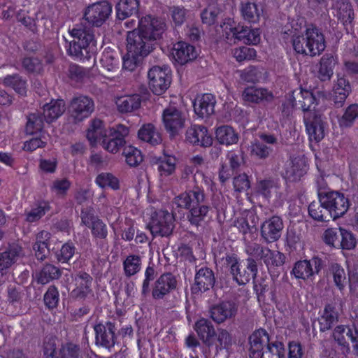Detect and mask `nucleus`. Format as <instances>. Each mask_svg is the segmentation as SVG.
Listing matches in <instances>:
<instances>
[{
    "mask_svg": "<svg viewBox=\"0 0 358 358\" xmlns=\"http://www.w3.org/2000/svg\"><path fill=\"white\" fill-rule=\"evenodd\" d=\"M45 304L50 308H55L59 303V292L55 287H50L45 294Z\"/></svg>",
    "mask_w": 358,
    "mask_h": 358,
    "instance_id": "obj_63",
    "label": "nucleus"
},
{
    "mask_svg": "<svg viewBox=\"0 0 358 358\" xmlns=\"http://www.w3.org/2000/svg\"><path fill=\"white\" fill-rule=\"evenodd\" d=\"M113 328L111 323H107L106 325L103 324H96L94 327L96 334V342L106 348L113 345L114 344Z\"/></svg>",
    "mask_w": 358,
    "mask_h": 358,
    "instance_id": "obj_28",
    "label": "nucleus"
},
{
    "mask_svg": "<svg viewBox=\"0 0 358 358\" xmlns=\"http://www.w3.org/2000/svg\"><path fill=\"white\" fill-rule=\"evenodd\" d=\"M176 159L173 155H164L158 161V170L161 176H168L176 171Z\"/></svg>",
    "mask_w": 358,
    "mask_h": 358,
    "instance_id": "obj_40",
    "label": "nucleus"
},
{
    "mask_svg": "<svg viewBox=\"0 0 358 358\" xmlns=\"http://www.w3.org/2000/svg\"><path fill=\"white\" fill-rule=\"evenodd\" d=\"M308 171V166L303 159H297L289 162L284 173V177L289 182H296L301 180Z\"/></svg>",
    "mask_w": 358,
    "mask_h": 358,
    "instance_id": "obj_26",
    "label": "nucleus"
},
{
    "mask_svg": "<svg viewBox=\"0 0 358 358\" xmlns=\"http://www.w3.org/2000/svg\"><path fill=\"white\" fill-rule=\"evenodd\" d=\"M336 60L334 57L322 58L318 72V77L321 80H329L334 73L336 65Z\"/></svg>",
    "mask_w": 358,
    "mask_h": 358,
    "instance_id": "obj_42",
    "label": "nucleus"
},
{
    "mask_svg": "<svg viewBox=\"0 0 358 358\" xmlns=\"http://www.w3.org/2000/svg\"><path fill=\"white\" fill-rule=\"evenodd\" d=\"M94 109V103L88 96H76L69 108L71 117L76 122L87 118L93 113Z\"/></svg>",
    "mask_w": 358,
    "mask_h": 358,
    "instance_id": "obj_16",
    "label": "nucleus"
},
{
    "mask_svg": "<svg viewBox=\"0 0 358 358\" xmlns=\"http://www.w3.org/2000/svg\"><path fill=\"white\" fill-rule=\"evenodd\" d=\"M291 35L292 46L298 54L315 57L326 48L324 35L315 27L308 28L304 31H299L295 28Z\"/></svg>",
    "mask_w": 358,
    "mask_h": 358,
    "instance_id": "obj_1",
    "label": "nucleus"
},
{
    "mask_svg": "<svg viewBox=\"0 0 358 358\" xmlns=\"http://www.w3.org/2000/svg\"><path fill=\"white\" fill-rule=\"evenodd\" d=\"M242 96L246 102L257 103L272 99L273 94L265 89L248 87L243 91Z\"/></svg>",
    "mask_w": 358,
    "mask_h": 358,
    "instance_id": "obj_31",
    "label": "nucleus"
},
{
    "mask_svg": "<svg viewBox=\"0 0 358 358\" xmlns=\"http://www.w3.org/2000/svg\"><path fill=\"white\" fill-rule=\"evenodd\" d=\"M109 222H110V226L115 231L122 230V238L123 239L126 241L133 239L135 235V229L133 225L124 224L122 226L119 227L116 223L112 222L111 218H109Z\"/></svg>",
    "mask_w": 358,
    "mask_h": 358,
    "instance_id": "obj_61",
    "label": "nucleus"
},
{
    "mask_svg": "<svg viewBox=\"0 0 358 358\" xmlns=\"http://www.w3.org/2000/svg\"><path fill=\"white\" fill-rule=\"evenodd\" d=\"M141 141L152 145H159L162 142V134L152 123H145L137 132Z\"/></svg>",
    "mask_w": 358,
    "mask_h": 358,
    "instance_id": "obj_23",
    "label": "nucleus"
},
{
    "mask_svg": "<svg viewBox=\"0 0 358 358\" xmlns=\"http://www.w3.org/2000/svg\"><path fill=\"white\" fill-rule=\"evenodd\" d=\"M172 78V71L169 66H153L148 73V88L154 94L162 95L171 87Z\"/></svg>",
    "mask_w": 358,
    "mask_h": 358,
    "instance_id": "obj_4",
    "label": "nucleus"
},
{
    "mask_svg": "<svg viewBox=\"0 0 358 358\" xmlns=\"http://www.w3.org/2000/svg\"><path fill=\"white\" fill-rule=\"evenodd\" d=\"M195 329L200 338L210 345V339L213 336V329L208 322L205 319H201L196 323Z\"/></svg>",
    "mask_w": 358,
    "mask_h": 358,
    "instance_id": "obj_51",
    "label": "nucleus"
},
{
    "mask_svg": "<svg viewBox=\"0 0 358 358\" xmlns=\"http://www.w3.org/2000/svg\"><path fill=\"white\" fill-rule=\"evenodd\" d=\"M110 127H106L103 121L99 119L93 120L86 131V138L92 145H102Z\"/></svg>",
    "mask_w": 358,
    "mask_h": 358,
    "instance_id": "obj_20",
    "label": "nucleus"
},
{
    "mask_svg": "<svg viewBox=\"0 0 358 358\" xmlns=\"http://www.w3.org/2000/svg\"><path fill=\"white\" fill-rule=\"evenodd\" d=\"M200 203L196 204L194 207H192L190 209L189 220L192 224H198L208 212V208L206 206H200Z\"/></svg>",
    "mask_w": 358,
    "mask_h": 358,
    "instance_id": "obj_58",
    "label": "nucleus"
},
{
    "mask_svg": "<svg viewBox=\"0 0 358 358\" xmlns=\"http://www.w3.org/2000/svg\"><path fill=\"white\" fill-rule=\"evenodd\" d=\"M112 7L103 1L87 7L84 12V18L89 23L99 25L111 15Z\"/></svg>",
    "mask_w": 358,
    "mask_h": 358,
    "instance_id": "obj_13",
    "label": "nucleus"
},
{
    "mask_svg": "<svg viewBox=\"0 0 358 358\" xmlns=\"http://www.w3.org/2000/svg\"><path fill=\"white\" fill-rule=\"evenodd\" d=\"M96 183L102 188L109 187L117 189L120 187V182L117 178L110 173H101L96 178Z\"/></svg>",
    "mask_w": 358,
    "mask_h": 358,
    "instance_id": "obj_49",
    "label": "nucleus"
},
{
    "mask_svg": "<svg viewBox=\"0 0 358 358\" xmlns=\"http://www.w3.org/2000/svg\"><path fill=\"white\" fill-rule=\"evenodd\" d=\"M100 63L101 66L106 71H115L118 68V59L115 52L111 50H105L101 57Z\"/></svg>",
    "mask_w": 358,
    "mask_h": 358,
    "instance_id": "obj_48",
    "label": "nucleus"
},
{
    "mask_svg": "<svg viewBox=\"0 0 358 358\" xmlns=\"http://www.w3.org/2000/svg\"><path fill=\"white\" fill-rule=\"evenodd\" d=\"M22 257V249L18 247H14L8 251L0 255V271L8 268L12 264L16 262Z\"/></svg>",
    "mask_w": 358,
    "mask_h": 358,
    "instance_id": "obj_37",
    "label": "nucleus"
},
{
    "mask_svg": "<svg viewBox=\"0 0 358 358\" xmlns=\"http://www.w3.org/2000/svg\"><path fill=\"white\" fill-rule=\"evenodd\" d=\"M356 239L350 231L340 227V242L338 248L352 250L356 247Z\"/></svg>",
    "mask_w": 358,
    "mask_h": 358,
    "instance_id": "obj_52",
    "label": "nucleus"
},
{
    "mask_svg": "<svg viewBox=\"0 0 358 358\" xmlns=\"http://www.w3.org/2000/svg\"><path fill=\"white\" fill-rule=\"evenodd\" d=\"M176 287V279L170 274L163 275L157 280L153 290L155 297H161Z\"/></svg>",
    "mask_w": 358,
    "mask_h": 358,
    "instance_id": "obj_33",
    "label": "nucleus"
},
{
    "mask_svg": "<svg viewBox=\"0 0 358 358\" xmlns=\"http://www.w3.org/2000/svg\"><path fill=\"white\" fill-rule=\"evenodd\" d=\"M203 200V195L201 192H187L176 197L175 203L179 208L191 209Z\"/></svg>",
    "mask_w": 358,
    "mask_h": 358,
    "instance_id": "obj_32",
    "label": "nucleus"
},
{
    "mask_svg": "<svg viewBox=\"0 0 358 358\" xmlns=\"http://www.w3.org/2000/svg\"><path fill=\"white\" fill-rule=\"evenodd\" d=\"M241 11L244 20L252 23L258 22L262 13V9L252 3H243Z\"/></svg>",
    "mask_w": 358,
    "mask_h": 358,
    "instance_id": "obj_39",
    "label": "nucleus"
},
{
    "mask_svg": "<svg viewBox=\"0 0 358 358\" xmlns=\"http://www.w3.org/2000/svg\"><path fill=\"white\" fill-rule=\"evenodd\" d=\"M137 28L144 38L154 45V41L160 39L165 31L166 24L161 18L148 14L138 20Z\"/></svg>",
    "mask_w": 358,
    "mask_h": 358,
    "instance_id": "obj_7",
    "label": "nucleus"
},
{
    "mask_svg": "<svg viewBox=\"0 0 358 358\" xmlns=\"http://www.w3.org/2000/svg\"><path fill=\"white\" fill-rule=\"evenodd\" d=\"M320 201L334 220L345 215L350 208V201L339 192H327L320 195Z\"/></svg>",
    "mask_w": 358,
    "mask_h": 358,
    "instance_id": "obj_5",
    "label": "nucleus"
},
{
    "mask_svg": "<svg viewBox=\"0 0 358 358\" xmlns=\"http://www.w3.org/2000/svg\"><path fill=\"white\" fill-rule=\"evenodd\" d=\"M185 141L193 145L209 147L213 143V137L206 127L192 125L186 131Z\"/></svg>",
    "mask_w": 358,
    "mask_h": 358,
    "instance_id": "obj_14",
    "label": "nucleus"
},
{
    "mask_svg": "<svg viewBox=\"0 0 358 358\" xmlns=\"http://www.w3.org/2000/svg\"><path fill=\"white\" fill-rule=\"evenodd\" d=\"M81 218L85 225L91 227L94 236L101 238L107 236L106 226L99 220L92 210H83Z\"/></svg>",
    "mask_w": 358,
    "mask_h": 358,
    "instance_id": "obj_21",
    "label": "nucleus"
},
{
    "mask_svg": "<svg viewBox=\"0 0 358 358\" xmlns=\"http://www.w3.org/2000/svg\"><path fill=\"white\" fill-rule=\"evenodd\" d=\"M123 155L129 166H136L143 160L141 151L132 145H128L124 148Z\"/></svg>",
    "mask_w": 358,
    "mask_h": 358,
    "instance_id": "obj_43",
    "label": "nucleus"
},
{
    "mask_svg": "<svg viewBox=\"0 0 358 358\" xmlns=\"http://www.w3.org/2000/svg\"><path fill=\"white\" fill-rule=\"evenodd\" d=\"M123 268L127 276L136 274L141 268L140 257L134 255L127 256L123 262Z\"/></svg>",
    "mask_w": 358,
    "mask_h": 358,
    "instance_id": "obj_45",
    "label": "nucleus"
},
{
    "mask_svg": "<svg viewBox=\"0 0 358 358\" xmlns=\"http://www.w3.org/2000/svg\"><path fill=\"white\" fill-rule=\"evenodd\" d=\"M302 100H299L301 103L302 110H303V120L308 113H311L313 115L320 114V110L317 108V101L315 94L313 91L307 90H301L300 92Z\"/></svg>",
    "mask_w": 358,
    "mask_h": 358,
    "instance_id": "obj_27",
    "label": "nucleus"
},
{
    "mask_svg": "<svg viewBox=\"0 0 358 358\" xmlns=\"http://www.w3.org/2000/svg\"><path fill=\"white\" fill-rule=\"evenodd\" d=\"M50 238V234L45 231H42L36 237V242L34 246L35 255L38 259H45L49 252L47 247V241Z\"/></svg>",
    "mask_w": 358,
    "mask_h": 358,
    "instance_id": "obj_41",
    "label": "nucleus"
},
{
    "mask_svg": "<svg viewBox=\"0 0 358 358\" xmlns=\"http://www.w3.org/2000/svg\"><path fill=\"white\" fill-rule=\"evenodd\" d=\"M186 120L187 117L184 113L175 106H169L162 111V124L171 138L181 132L185 126Z\"/></svg>",
    "mask_w": 358,
    "mask_h": 358,
    "instance_id": "obj_6",
    "label": "nucleus"
},
{
    "mask_svg": "<svg viewBox=\"0 0 358 358\" xmlns=\"http://www.w3.org/2000/svg\"><path fill=\"white\" fill-rule=\"evenodd\" d=\"M340 239L341 228H327L322 235V241L333 248H338Z\"/></svg>",
    "mask_w": 358,
    "mask_h": 358,
    "instance_id": "obj_44",
    "label": "nucleus"
},
{
    "mask_svg": "<svg viewBox=\"0 0 358 358\" xmlns=\"http://www.w3.org/2000/svg\"><path fill=\"white\" fill-rule=\"evenodd\" d=\"M234 187L237 192H245L250 187V182L245 174H239L234 179Z\"/></svg>",
    "mask_w": 358,
    "mask_h": 358,
    "instance_id": "obj_62",
    "label": "nucleus"
},
{
    "mask_svg": "<svg viewBox=\"0 0 358 358\" xmlns=\"http://www.w3.org/2000/svg\"><path fill=\"white\" fill-rule=\"evenodd\" d=\"M140 57L141 56H129V51L123 56V72H136L140 71Z\"/></svg>",
    "mask_w": 358,
    "mask_h": 358,
    "instance_id": "obj_54",
    "label": "nucleus"
},
{
    "mask_svg": "<svg viewBox=\"0 0 358 358\" xmlns=\"http://www.w3.org/2000/svg\"><path fill=\"white\" fill-rule=\"evenodd\" d=\"M152 42L144 38L137 27L131 31H128L126 49L127 51H129V55L145 57L152 51Z\"/></svg>",
    "mask_w": 358,
    "mask_h": 358,
    "instance_id": "obj_9",
    "label": "nucleus"
},
{
    "mask_svg": "<svg viewBox=\"0 0 358 358\" xmlns=\"http://www.w3.org/2000/svg\"><path fill=\"white\" fill-rule=\"evenodd\" d=\"M169 58L180 64H185L197 57L195 48L185 41H177L167 47Z\"/></svg>",
    "mask_w": 358,
    "mask_h": 358,
    "instance_id": "obj_10",
    "label": "nucleus"
},
{
    "mask_svg": "<svg viewBox=\"0 0 358 358\" xmlns=\"http://www.w3.org/2000/svg\"><path fill=\"white\" fill-rule=\"evenodd\" d=\"M215 140L222 145H231L238 142V134L231 127L221 125L215 129Z\"/></svg>",
    "mask_w": 358,
    "mask_h": 358,
    "instance_id": "obj_25",
    "label": "nucleus"
},
{
    "mask_svg": "<svg viewBox=\"0 0 358 358\" xmlns=\"http://www.w3.org/2000/svg\"><path fill=\"white\" fill-rule=\"evenodd\" d=\"M4 83L6 86L13 88L20 94H24L26 92L25 83L17 76H7L4 79Z\"/></svg>",
    "mask_w": 358,
    "mask_h": 358,
    "instance_id": "obj_60",
    "label": "nucleus"
},
{
    "mask_svg": "<svg viewBox=\"0 0 358 358\" xmlns=\"http://www.w3.org/2000/svg\"><path fill=\"white\" fill-rule=\"evenodd\" d=\"M332 274L334 281L340 290H343L347 283L345 271L341 266L335 264L332 266Z\"/></svg>",
    "mask_w": 358,
    "mask_h": 358,
    "instance_id": "obj_57",
    "label": "nucleus"
},
{
    "mask_svg": "<svg viewBox=\"0 0 358 358\" xmlns=\"http://www.w3.org/2000/svg\"><path fill=\"white\" fill-rule=\"evenodd\" d=\"M214 284L213 271L208 268H200L196 278L192 289L194 292H205L212 288Z\"/></svg>",
    "mask_w": 358,
    "mask_h": 358,
    "instance_id": "obj_24",
    "label": "nucleus"
},
{
    "mask_svg": "<svg viewBox=\"0 0 358 358\" xmlns=\"http://www.w3.org/2000/svg\"><path fill=\"white\" fill-rule=\"evenodd\" d=\"M228 263L234 279L239 285L246 284L257 273L256 264L251 259H248L246 267L241 265L235 257H229Z\"/></svg>",
    "mask_w": 358,
    "mask_h": 358,
    "instance_id": "obj_12",
    "label": "nucleus"
},
{
    "mask_svg": "<svg viewBox=\"0 0 358 358\" xmlns=\"http://www.w3.org/2000/svg\"><path fill=\"white\" fill-rule=\"evenodd\" d=\"M282 228L283 224L280 218L278 216H273L262 224V236L266 241H275L280 237Z\"/></svg>",
    "mask_w": 358,
    "mask_h": 358,
    "instance_id": "obj_22",
    "label": "nucleus"
},
{
    "mask_svg": "<svg viewBox=\"0 0 358 358\" xmlns=\"http://www.w3.org/2000/svg\"><path fill=\"white\" fill-rule=\"evenodd\" d=\"M59 277V271L52 265H46L40 273L36 274V278L38 282L42 284H46L50 280L57 279Z\"/></svg>",
    "mask_w": 358,
    "mask_h": 358,
    "instance_id": "obj_50",
    "label": "nucleus"
},
{
    "mask_svg": "<svg viewBox=\"0 0 358 358\" xmlns=\"http://www.w3.org/2000/svg\"><path fill=\"white\" fill-rule=\"evenodd\" d=\"M220 29L229 44L242 41L245 44L257 45L261 41V29L243 27L231 19L225 20L220 25Z\"/></svg>",
    "mask_w": 358,
    "mask_h": 358,
    "instance_id": "obj_2",
    "label": "nucleus"
},
{
    "mask_svg": "<svg viewBox=\"0 0 358 358\" xmlns=\"http://www.w3.org/2000/svg\"><path fill=\"white\" fill-rule=\"evenodd\" d=\"M350 92L351 87L349 82L344 78H338L333 89V95L335 102L342 103Z\"/></svg>",
    "mask_w": 358,
    "mask_h": 358,
    "instance_id": "obj_36",
    "label": "nucleus"
},
{
    "mask_svg": "<svg viewBox=\"0 0 358 358\" xmlns=\"http://www.w3.org/2000/svg\"><path fill=\"white\" fill-rule=\"evenodd\" d=\"M115 103L120 113H132L141 106V99L140 95L136 94L126 95L125 96H120Z\"/></svg>",
    "mask_w": 358,
    "mask_h": 358,
    "instance_id": "obj_30",
    "label": "nucleus"
},
{
    "mask_svg": "<svg viewBox=\"0 0 358 358\" xmlns=\"http://www.w3.org/2000/svg\"><path fill=\"white\" fill-rule=\"evenodd\" d=\"M285 347L280 342L267 345L261 358H285Z\"/></svg>",
    "mask_w": 358,
    "mask_h": 358,
    "instance_id": "obj_53",
    "label": "nucleus"
},
{
    "mask_svg": "<svg viewBox=\"0 0 358 358\" xmlns=\"http://www.w3.org/2000/svg\"><path fill=\"white\" fill-rule=\"evenodd\" d=\"M320 259H312L310 261L301 260L296 262L292 268L291 274L296 279L308 280L312 279L320 269Z\"/></svg>",
    "mask_w": 358,
    "mask_h": 358,
    "instance_id": "obj_15",
    "label": "nucleus"
},
{
    "mask_svg": "<svg viewBox=\"0 0 358 358\" xmlns=\"http://www.w3.org/2000/svg\"><path fill=\"white\" fill-rule=\"evenodd\" d=\"M139 5L138 0H120L116 7L117 17L124 20L137 11Z\"/></svg>",
    "mask_w": 358,
    "mask_h": 358,
    "instance_id": "obj_35",
    "label": "nucleus"
},
{
    "mask_svg": "<svg viewBox=\"0 0 358 358\" xmlns=\"http://www.w3.org/2000/svg\"><path fill=\"white\" fill-rule=\"evenodd\" d=\"M268 335L262 329L255 331L249 337V354L250 358H261L268 344Z\"/></svg>",
    "mask_w": 358,
    "mask_h": 358,
    "instance_id": "obj_19",
    "label": "nucleus"
},
{
    "mask_svg": "<svg viewBox=\"0 0 358 358\" xmlns=\"http://www.w3.org/2000/svg\"><path fill=\"white\" fill-rule=\"evenodd\" d=\"M358 116V105L352 104L345 110V113L340 120V126L348 127Z\"/></svg>",
    "mask_w": 358,
    "mask_h": 358,
    "instance_id": "obj_59",
    "label": "nucleus"
},
{
    "mask_svg": "<svg viewBox=\"0 0 358 358\" xmlns=\"http://www.w3.org/2000/svg\"><path fill=\"white\" fill-rule=\"evenodd\" d=\"M337 313L333 306L330 305L325 306L319 318L320 329L322 331L329 329L337 320Z\"/></svg>",
    "mask_w": 358,
    "mask_h": 358,
    "instance_id": "obj_38",
    "label": "nucleus"
},
{
    "mask_svg": "<svg viewBox=\"0 0 358 358\" xmlns=\"http://www.w3.org/2000/svg\"><path fill=\"white\" fill-rule=\"evenodd\" d=\"M236 310L237 309L233 303L225 302L213 307L211 317L215 322H222L227 318L235 315Z\"/></svg>",
    "mask_w": 358,
    "mask_h": 358,
    "instance_id": "obj_29",
    "label": "nucleus"
},
{
    "mask_svg": "<svg viewBox=\"0 0 358 358\" xmlns=\"http://www.w3.org/2000/svg\"><path fill=\"white\" fill-rule=\"evenodd\" d=\"M173 220L174 216L168 212H154L150 215L148 227L154 236H169L173 229Z\"/></svg>",
    "mask_w": 358,
    "mask_h": 358,
    "instance_id": "obj_8",
    "label": "nucleus"
},
{
    "mask_svg": "<svg viewBox=\"0 0 358 358\" xmlns=\"http://www.w3.org/2000/svg\"><path fill=\"white\" fill-rule=\"evenodd\" d=\"M73 40L69 50L70 54L76 57L80 60L90 57L96 50V42L94 36L87 29L80 27H74L71 31Z\"/></svg>",
    "mask_w": 358,
    "mask_h": 358,
    "instance_id": "obj_3",
    "label": "nucleus"
},
{
    "mask_svg": "<svg viewBox=\"0 0 358 358\" xmlns=\"http://www.w3.org/2000/svg\"><path fill=\"white\" fill-rule=\"evenodd\" d=\"M304 122L310 141L319 142L324 138L325 129L320 114L313 115L308 113L305 116Z\"/></svg>",
    "mask_w": 358,
    "mask_h": 358,
    "instance_id": "obj_17",
    "label": "nucleus"
},
{
    "mask_svg": "<svg viewBox=\"0 0 358 358\" xmlns=\"http://www.w3.org/2000/svg\"><path fill=\"white\" fill-rule=\"evenodd\" d=\"M345 333L346 336L352 341V347L356 350H358V336L356 331L348 329L346 331V329L343 326H338L334 330V336L340 343H342L343 340L345 339V336L343 335Z\"/></svg>",
    "mask_w": 358,
    "mask_h": 358,
    "instance_id": "obj_47",
    "label": "nucleus"
},
{
    "mask_svg": "<svg viewBox=\"0 0 358 358\" xmlns=\"http://www.w3.org/2000/svg\"><path fill=\"white\" fill-rule=\"evenodd\" d=\"M217 10L214 6H208L201 14V18L203 23L206 24H213L217 18Z\"/></svg>",
    "mask_w": 358,
    "mask_h": 358,
    "instance_id": "obj_64",
    "label": "nucleus"
},
{
    "mask_svg": "<svg viewBox=\"0 0 358 358\" xmlns=\"http://www.w3.org/2000/svg\"><path fill=\"white\" fill-rule=\"evenodd\" d=\"M65 104L62 100L52 101L43 108V117L47 122L57 119L64 111Z\"/></svg>",
    "mask_w": 358,
    "mask_h": 358,
    "instance_id": "obj_34",
    "label": "nucleus"
},
{
    "mask_svg": "<svg viewBox=\"0 0 358 358\" xmlns=\"http://www.w3.org/2000/svg\"><path fill=\"white\" fill-rule=\"evenodd\" d=\"M43 127V120L41 116L37 114H31L28 117L26 125V131L29 134H34L42 129Z\"/></svg>",
    "mask_w": 358,
    "mask_h": 358,
    "instance_id": "obj_56",
    "label": "nucleus"
},
{
    "mask_svg": "<svg viewBox=\"0 0 358 358\" xmlns=\"http://www.w3.org/2000/svg\"><path fill=\"white\" fill-rule=\"evenodd\" d=\"M215 99L213 94H199L193 103L194 112L199 118H206L214 113Z\"/></svg>",
    "mask_w": 358,
    "mask_h": 358,
    "instance_id": "obj_18",
    "label": "nucleus"
},
{
    "mask_svg": "<svg viewBox=\"0 0 358 358\" xmlns=\"http://www.w3.org/2000/svg\"><path fill=\"white\" fill-rule=\"evenodd\" d=\"M233 56L238 62L251 60L257 57V52L254 48L240 47L233 50Z\"/></svg>",
    "mask_w": 358,
    "mask_h": 358,
    "instance_id": "obj_55",
    "label": "nucleus"
},
{
    "mask_svg": "<svg viewBox=\"0 0 358 358\" xmlns=\"http://www.w3.org/2000/svg\"><path fill=\"white\" fill-rule=\"evenodd\" d=\"M128 134L129 129L124 125L111 127L101 146L109 153L116 154L124 144V137Z\"/></svg>",
    "mask_w": 358,
    "mask_h": 358,
    "instance_id": "obj_11",
    "label": "nucleus"
},
{
    "mask_svg": "<svg viewBox=\"0 0 358 358\" xmlns=\"http://www.w3.org/2000/svg\"><path fill=\"white\" fill-rule=\"evenodd\" d=\"M309 215L316 221L323 222L328 220L329 217L328 211L323 206V204L319 199V202L313 201L310 203L308 207Z\"/></svg>",
    "mask_w": 358,
    "mask_h": 358,
    "instance_id": "obj_46",
    "label": "nucleus"
}]
</instances>
